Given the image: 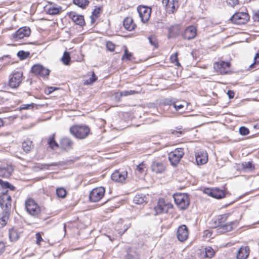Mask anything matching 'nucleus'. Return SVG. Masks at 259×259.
<instances>
[{"instance_id":"obj_1","label":"nucleus","mask_w":259,"mask_h":259,"mask_svg":"<svg viewBox=\"0 0 259 259\" xmlns=\"http://www.w3.org/2000/svg\"><path fill=\"white\" fill-rule=\"evenodd\" d=\"M174 198L176 204L181 209H186L189 205V198L186 194L176 193L174 195Z\"/></svg>"},{"instance_id":"obj_2","label":"nucleus","mask_w":259,"mask_h":259,"mask_svg":"<svg viewBox=\"0 0 259 259\" xmlns=\"http://www.w3.org/2000/svg\"><path fill=\"white\" fill-rule=\"evenodd\" d=\"M70 131L76 138L81 139L88 136L90 130L86 126L75 125L70 128Z\"/></svg>"},{"instance_id":"obj_3","label":"nucleus","mask_w":259,"mask_h":259,"mask_svg":"<svg viewBox=\"0 0 259 259\" xmlns=\"http://www.w3.org/2000/svg\"><path fill=\"white\" fill-rule=\"evenodd\" d=\"M25 207L27 212L33 216L37 217L41 211L40 207L32 199H28L25 201Z\"/></svg>"},{"instance_id":"obj_4","label":"nucleus","mask_w":259,"mask_h":259,"mask_svg":"<svg viewBox=\"0 0 259 259\" xmlns=\"http://www.w3.org/2000/svg\"><path fill=\"white\" fill-rule=\"evenodd\" d=\"M184 155L183 148H176L168 154V159L171 165L176 166L179 162Z\"/></svg>"},{"instance_id":"obj_5","label":"nucleus","mask_w":259,"mask_h":259,"mask_svg":"<svg viewBox=\"0 0 259 259\" xmlns=\"http://www.w3.org/2000/svg\"><path fill=\"white\" fill-rule=\"evenodd\" d=\"M105 193V188L99 187L93 189L90 193L89 199L91 202L99 201L104 197Z\"/></svg>"},{"instance_id":"obj_6","label":"nucleus","mask_w":259,"mask_h":259,"mask_svg":"<svg viewBox=\"0 0 259 259\" xmlns=\"http://www.w3.org/2000/svg\"><path fill=\"white\" fill-rule=\"evenodd\" d=\"M249 20L248 14L244 12L235 13L230 18V20L234 24L242 25L246 23Z\"/></svg>"},{"instance_id":"obj_7","label":"nucleus","mask_w":259,"mask_h":259,"mask_svg":"<svg viewBox=\"0 0 259 259\" xmlns=\"http://www.w3.org/2000/svg\"><path fill=\"white\" fill-rule=\"evenodd\" d=\"M31 33L30 29L28 27H23L17 30L15 33L11 35V38L18 41L25 37H28Z\"/></svg>"},{"instance_id":"obj_8","label":"nucleus","mask_w":259,"mask_h":259,"mask_svg":"<svg viewBox=\"0 0 259 259\" xmlns=\"http://www.w3.org/2000/svg\"><path fill=\"white\" fill-rule=\"evenodd\" d=\"M137 11L141 21L143 23L147 22L151 16V8L144 6H140L137 8Z\"/></svg>"},{"instance_id":"obj_9","label":"nucleus","mask_w":259,"mask_h":259,"mask_svg":"<svg viewBox=\"0 0 259 259\" xmlns=\"http://www.w3.org/2000/svg\"><path fill=\"white\" fill-rule=\"evenodd\" d=\"M127 176V172L124 170L118 169L115 170L111 175L112 180L115 182L123 183L125 182Z\"/></svg>"},{"instance_id":"obj_10","label":"nucleus","mask_w":259,"mask_h":259,"mask_svg":"<svg viewBox=\"0 0 259 259\" xmlns=\"http://www.w3.org/2000/svg\"><path fill=\"white\" fill-rule=\"evenodd\" d=\"M11 197L7 193H3L0 196V205L2 209H3V211H8L9 212L11 207Z\"/></svg>"},{"instance_id":"obj_11","label":"nucleus","mask_w":259,"mask_h":259,"mask_svg":"<svg viewBox=\"0 0 259 259\" xmlns=\"http://www.w3.org/2000/svg\"><path fill=\"white\" fill-rule=\"evenodd\" d=\"M23 74L21 72L17 71L10 75L9 84L10 87L15 88L18 87L22 81Z\"/></svg>"},{"instance_id":"obj_12","label":"nucleus","mask_w":259,"mask_h":259,"mask_svg":"<svg viewBox=\"0 0 259 259\" xmlns=\"http://www.w3.org/2000/svg\"><path fill=\"white\" fill-rule=\"evenodd\" d=\"M31 71L36 75L46 77L50 74V70L40 64L34 65L31 68Z\"/></svg>"},{"instance_id":"obj_13","label":"nucleus","mask_w":259,"mask_h":259,"mask_svg":"<svg viewBox=\"0 0 259 259\" xmlns=\"http://www.w3.org/2000/svg\"><path fill=\"white\" fill-rule=\"evenodd\" d=\"M189 237V230L185 225H182L179 227L177 232L178 239L183 242L185 241Z\"/></svg>"},{"instance_id":"obj_14","label":"nucleus","mask_w":259,"mask_h":259,"mask_svg":"<svg viewBox=\"0 0 259 259\" xmlns=\"http://www.w3.org/2000/svg\"><path fill=\"white\" fill-rule=\"evenodd\" d=\"M230 63L228 62L221 61L214 64V68L218 72L222 74L228 73L230 71Z\"/></svg>"},{"instance_id":"obj_15","label":"nucleus","mask_w":259,"mask_h":259,"mask_svg":"<svg viewBox=\"0 0 259 259\" xmlns=\"http://www.w3.org/2000/svg\"><path fill=\"white\" fill-rule=\"evenodd\" d=\"M162 3L168 13H173L179 7V0H162Z\"/></svg>"},{"instance_id":"obj_16","label":"nucleus","mask_w":259,"mask_h":259,"mask_svg":"<svg viewBox=\"0 0 259 259\" xmlns=\"http://www.w3.org/2000/svg\"><path fill=\"white\" fill-rule=\"evenodd\" d=\"M238 223L239 222L237 220H235L225 223L223 225L219 227V228L217 229V231L218 232L222 233L230 232L237 226Z\"/></svg>"},{"instance_id":"obj_17","label":"nucleus","mask_w":259,"mask_h":259,"mask_svg":"<svg viewBox=\"0 0 259 259\" xmlns=\"http://www.w3.org/2000/svg\"><path fill=\"white\" fill-rule=\"evenodd\" d=\"M195 160L197 165H203L208 161V155L204 150L197 151L195 152Z\"/></svg>"},{"instance_id":"obj_18","label":"nucleus","mask_w":259,"mask_h":259,"mask_svg":"<svg viewBox=\"0 0 259 259\" xmlns=\"http://www.w3.org/2000/svg\"><path fill=\"white\" fill-rule=\"evenodd\" d=\"M204 193L213 198L221 199L225 197V194L224 191L218 188L210 189L207 188L204 190Z\"/></svg>"},{"instance_id":"obj_19","label":"nucleus","mask_w":259,"mask_h":259,"mask_svg":"<svg viewBox=\"0 0 259 259\" xmlns=\"http://www.w3.org/2000/svg\"><path fill=\"white\" fill-rule=\"evenodd\" d=\"M151 168L153 172L156 174H161L165 171V165L162 162L155 160L152 162Z\"/></svg>"},{"instance_id":"obj_20","label":"nucleus","mask_w":259,"mask_h":259,"mask_svg":"<svg viewBox=\"0 0 259 259\" xmlns=\"http://www.w3.org/2000/svg\"><path fill=\"white\" fill-rule=\"evenodd\" d=\"M68 16L76 24L82 26L85 24L83 16L77 14L75 12H70Z\"/></svg>"},{"instance_id":"obj_21","label":"nucleus","mask_w":259,"mask_h":259,"mask_svg":"<svg viewBox=\"0 0 259 259\" xmlns=\"http://www.w3.org/2000/svg\"><path fill=\"white\" fill-rule=\"evenodd\" d=\"M171 205L169 204H165L163 200H159L157 205L154 207V209L156 214L166 213Z\"/></svg>"},{"instance_id":"obj_22","label":"nucleus","mask_w":259,"mask_h":259,"mask_svg":"<svg viewBox=\"0 0 259 259\" xmlns=\"http://www.w3.org/2000/svg\"><path fill=\"white\" fill-rule=\"evenodd\" d=\"M196 34V28L193 26H190L185 29L183 33V36L184 39L190 40L193 39Z\"/></svg>"},{"instance_id":"obj_23","label":"nucleus","mask_w":259,"mask_h":259,"mask_svg":"<svg viewBox=\"0 0 259 259\" xmlns=\"http://www.w3.org/2000/svg\"><path fill=\"white\" fill-rule=\"evenodd\" d=\"M22 231L16 228H12L9 231V239L12 242L17 241L20 237Z\"/></svg>"},{"instance_id":"obj_24","label":"nucleus","mask_w":259,"mask_h":259,"mask_svg":"<svg viewBox=\"0 0 259 259\" xmlns=\"http://www.w3.org/2000/svg\"><path fill=\"white\" fill-rule=\"evenodd\" d=\"M13 171V167L10 165H3L0 167V177L8 178Z\"/></svg>"},{"instance_id":"obj_25","label":"nucleus","mask_w":259,"mask_h":259,"mask_svg":"<svg viewBox=\"0 0 259 259\" xmlns=\"http://www.w3.org/2000/svg\"><path fill=\"white\" fill-rule=\"evenodd\" d=\"M22 149L26 153L31 152L34 148L33 142L30 139H27L22 143Z\"/></svg>"},{"instance_id":"obj_26","label":"nucleus","mask_w":259,"mask_h":259,"mask_svg":"<svg viewBox=\"0 0 259 259\" xmlns=\"http://www.w3.org/2000/svg\"><path fill=\"white\" fill-rule=\"evenodd\" d=\"M249 254L248 246H242L239 248L237 254V259H246Z\"/></svg>"},{"instance_id":"obj_27","label":"nucleus","mask_w":259,"mask_h":259,"mask_svg":"<svg viewBox=\"0 0 259 259\" xmlns=\"http://www.w3.org/2000/svg\"><path fill=\"white\" fill-rule=\"evenodd\" d=\"M60 145L62 149L68 151L72 149L73 142L69 138L64 137L60 140Z\"/></svg>"},{"instance_id":"obj_28","label":"nucleus","mask_w":259,"mask_h":259,"mask_svg":"<svg viewBox=\"0 0 259 259\" xmlns=\"http://www.w3.org/2000/svg\"><path fill=\"white\" fill-rule=\"evenodd\" d=\"M123 25L124 27L128 31L134 30L136 25L134 23L132 17H126L124 19Z\"/></svg>"},{"instance_id":"obj_29","label":"nucleus","mask_w":259,"mask_h":259,"mask_svg":"<svg viewBox=\"0 0 259 259\" xmlns=\"http://www.w3.org/2000/svg\"><path fill=\"white\" fill-rule=\"evenodd\" d=\"M228 215L227 214H223L218 215L214 221V227L217 228L218 229L219 227L225 224L228 219Z\"/></svg>"},{"instance_id":"obj_30","label":"nucleus","mask_w":259,"mask_h":259,"mask_svg":"<svg viewBox=\"0 0 259 259\" xmlns=\"http://www.w3.org/2000/svg\"><path fill=\"white\" fill-rule=\"evenodd\" d=\"M214 253L215 252L213 249L211 247L207 246L201 252V256L203 257L210 258L214 256Z\"/></svg>"},{"instance_id":"obj_31","label":"nucleus","mask_w":259,"mask_h":259,"mask_svg":"<svg viewBox=\"0 0 259 259\" xmlns=\"http://www.w3.org/2000/svg\"><path fill=\"white\" fill-rule=\"evenodd\" d=\"M241 168L245 171H252L255 169V166L251 161H245L241 163Z\"/></svg>"},{"instance_id":"obj_32","label":"nucleus","mask_w":259,"mask_h":259,"mask_svg":"<svg viewBox=\"0 0 259 259\" xmlns=\"http://www.w3.org/2000/svg\"><path fill=\"white\" fill-rule=\"evenodd\" d=\"M133 201L135 204H142L146 202V196L143 194H137L134 197Z\"/></svg>"},{"instance_id":"obj_33","label":"nucleus","mask_w":259,"mask_h":259,"mask_svg":"<svg viewBox=\"0 0 259 259\" xmlns=\"http://www.w3.org/2000/svg\"><path fill=\"white\" fill-rule=\"evenodd\" d=\"M10 213L8 211H3L2 217L0 218V228L4 227L6 224L9 218Z\"/></svg>"},{"instance_id":"obj_34","label":"nucleus","mask_w":259,"mask_h":259,"mask_svg":"<svg viewBox=\"0 0 259 259\" xmlns=\"http://www.w3.org/2000/svg\"><path fill=\"white\" fill-rule=\"evenodd\" d=\"M101 12V7H96L92 12V14L90 18L91 19V23L93 24L97 18H98L99 16V14Z\"/></svg>"},{"instance_id":"obj_35","label":"nucleus","mask_w":259,"mask_h":259,"mask_svg":"<svg viewBox=\"0 0 259 259\" xmlns=\"http://www.w3.org/2000/svg\"><path fill=\"white\" fill-rule=\"evenodd\" d=\"M168 38L174 37L175 35L179 33V28L178 26H171L168 28Z\"/></svg>"},{"instance_id":"obj_36","label":"nucleus","mask_w":259,"mask_h":259,"mask_svg":"<svg viewBox=\"0 0 259 259\" xmlns=\"http://www.w3.org/2000/svg\"><path fill=\"white\" fill-rule=\"evenodd\" d=\"M73 2L75 5L82 9L85 8L89 4L88 0H73Z\"/></svg>"},{"instance_id":"obj_37","label":"nucleus","mask_w":259,"mask_h":259,"mask_svg":"<svg viewBox=\"0 0 259 259\" xmlns=\"http://www.w3.org/2000/svg\"><path fill=\"white\" fill-rule=\"evenodd\" d=\"M48 144L52 149H54L55 147H59V144L55 140V134L50 136L48 140Z\"/></svg>"},{"instance_id":"obj_38","label":"nucleus","mask_w":259,"mask_h":259,"mask_svg":"<svg viewBox=\"0 0 259 259\" xmlns=\"http://www.w3.org/2000/svg\"><path fill=\"white\" fill-rule=\"evenodd\" d=\"M70 59L71 58L69 53L67 51L64 52L61 58V61L65 65H68L70 64Z\"/></svg>"},{"instance_id":"obj_39","label":"nucleus","mask_w":259,"mask_h":259,"mask_svg":"<svg viewBox=\"0 0 259 259\" xmlns=\"http://www.w3.org/2000/svg\"><path fill=\"white\" fill-rule=\"evenodd\" d=\"M148 39L152 46H153L155 49L158 48V43L157 39L155 35H152L148 36Z\"/></svg>"},{"instance_id":"obj_40","label":"nucleus","mask_w":259,"mask_h":259,"mask_svg":"<svg viewBox=\"0 0 259 259\" xmlns=\"http://www.w3.org/2000/svg\"><path fill=\"white\" fill-rule=\"evenodd\" d=\"M18 57L21 60H23L27 59L30 56V53L23 50L20 51L17 53Z\"/></svg>"},{"instance_id":"obj_41","label":"nucleus","mask_w":259,"mask_h":259,"mask_svg":"<svg viewBox=\"0 0 259 259\" xmlns=\"http://www.w3.org/2000/svg\"><path fill=\"white\" fill-rule=\"evenodd\" d=\"M97 77L96 76L94 71L92 72V76L89 79H86L84 81V84L85 85L91 84L97 80Z\"/></svg>"},{"instance_id":"obj_42","label":"nucleus","mask_w":259,"mask_h":259,"mask_svg":"<svg viewBox=\"0 0 259 259\" xmlns=\"http://www.w3.org/2000/svg\"><path fill=\"white\" fill-rule=\"evenodd\" d=\"M56 194L58 197L63 198L66 197L67 192L64 188L60 187L56 189Z\"/></svg>"},{"instance_id":"obj_43","label":"nucleus","mask_w":259,"mask_h":259,"mask_svg":"<svg viewBox=\"0 0 259 259\" xmlns=\"http://www.w3.org/2000/svg\"><path fill=\"white\" fill-rule=\"evenodd\" d=\"M146 168V164L144 162H142L139 164L136 165L135 169L136 172H138L141 174L144 172L145 168Z\"/></svg>"},{"instance_id":"obj_44","label":"nucleus","mask_w":259,"mask_h":259,"mask_svg":"<svg viewBox=\"0 0 259 259\" xmlns=\"http://www.w3.org/2000/svg\"><path fill=\"white\" fill-rule=\"evenodd\" d=\"M0 185L3 188H9L11 190H14L15 189L14 186L10 184L9 182L4 181L1 179H0Z\"/></svg>"},{"instance_id":"obj_45","label":"nucleus","mask_w":259,"mask_h":259,"mask_svg":"<svg viewBox=\"0 0 259 259\" xmlns=\"http://www.w3.org/2000/svg\"><path fill=\"white\" fill-rule=\"evenodd\" d=\"M122 226V224L121 223H118L117 225L116 226V228L119 232V234H120L121 235L123 234L128 228V225H124V228L121 229L120 227Z\"/></svg>"},{"instance_id":"obj_46","label":"nucleus","mask_w":259,"mask_h":259,"mask_svg":"<svg viewBox=\"0 0 259 259\" xmlns=\"http://www.w3.org/2000/svg\"><path fill=\"white\" fill-rule=\"evenodd\" d=\"M133 56L132 53L129 52L127 48H125L124 50V55L122 57V60H131L132 57Z\"/></svg>"},{"instance_id":"obj_47","label":"nucleus","mask_w":259,"mask_h":259,"mask_svg":"<svg viewBox=\"0 0 259 259\" xmlns=\"http://www.w3.org/2000/svg\"><path fill=\"white\" fill-rule=\"evenodd\" d=\"M34 104L31 103L29 104H23L21 105L17 109H19V111H22V110H26V109H32L34 107Z\"/></svg>"},{"instance_id":"obj_48","label":"nucleus","mask_w":259,"mask_h":259,"mask_svg":"<svg viewBox=\"0 0 259 259\" xmlns=\"http://www.w3.org/2000/svg\"><path fill=\"white\" fill-rule=\"evenodd\" d=\"M48 12L50 15H56L59 13L60 9L54 7H50L48 10Z\"/></svg>"},{"instance_id":"obj_49","label":"nucleus","mask_w":259,"mask_h":259,"mask_svg":"<svg viewBox=\"0 0 259 259\" xmlns=\"http://www.w3.org/2000/svg\"><path fill=\"white\" fill-rule=\"evenodd\" d=\"M178 53L176 52L174 55L171 56L170 59L171 62L173 63H175L176 66H180V63L178 61Z\"/></svg>"},{"instance_id":"obj_50","label":"nucleus","mask_w":259,"mask_h":259,"mask_svg":"<svg viewBox=\"0 0 259 259\" xmlns=\"http://www.w3.org/2000/svg\"><path fill=\"white\" fill-rule=\"evenodd\" d=\"M259 64V53H257L255 54L254 57V62L252 64H251L249 66V68L252 69L253 68L254 66L256 64Z\"/></svg>"},{"instance_id":"obj_51","label":"nucleus","mask_w":259,"mask_h":259,"mask_svg":"<svg viewBox=\"0 0 259 259\" xmlns=\"http://www.w3.org/2000/svg\"><path fill=\"white\" fill-rule=\"evenodd\" d=\"M121 95L122 97L123 96H128L130 95H134L135 94H137L138 92L134 91V90H130V91H124L120 92Z\"/></svg>"},{"instance_id":"obj_52","label":"nucleus","mask_w":259,"mask_h":259,"mask_svg":"<svg viewBox=\"0 0 259 259\" xmlns=\"http://www.w3.org/2000/svg\"><path fill=\"white\" fill-rule=\"evenodd\" d=\"M239 133L243 136H246L249 134V130L245 126H241L239 128Z\"/></svg>"},{"instance_id":"obj_53","label":"nucleus","mask_w":259,"mask_h":259,"mask_svg":"<svg viewBox=\"0 0 259 259\" xmlns=\"http://www.w3.org/2000/svg\"><path fill=\"white\" fill-rule=\"evenodd\" d=\"M106 48L109 51L113 52L115 49V45L112 42L108 41L106 43Z\"/></svg>"},{"instance_id":"obj_54","label":"nucleus","mask_w":259,"mask_h":259,"mask_svg":"<svg viewBox=\"0 0 259 259\" xmlns=\"http://www.w3.org/2000/svg\"><path fill=\"white\" fill-rule=\"evenodd\" d=\"M120 92H115L113 95V96L114 97V99L115 101H120V99L122 97V96L121 95Z\"/></svg>"},{"instance_id":"obj_55","label":"nucleus","mask_w":259,"mask_h":259,"mask_svg":"<svg viewBox=\"0 0 259 259\" xmlns=\"http://www.w3.org/2000/svg\"><path fill=\"white\" fill-rule=\"evenodd\" d=\"M184 106L182 104L177 105L176 103H174L170 105V108L172 107L175 108L176 111L183 108Z\"/></svg>"},{"instance_id":"obj_56","label":"nucleus","mask_w":259,"mask_h":259,"mask_svg":"<svg viewBox=\"0 0 259 259\" xmlns=\"http://www.w3.org/2000/svg\"><path fill=\"white\" fill-rule=\"evenodd\" d=\"M227 4L231 7H234L238 4V0H226Z\"/></svg>"},{"instance_id":"obj_57","label":"nucleus","mask_w":259,"mask_h":259,"mask_svg":"<svg viewBox=\"0 0 259 259\" xmlns=\"http://www.w3.org/2000/svg\"><path fill=\"white\" fill-rule=\"evenodd\" d=\"M57 165H58V164L57 163L54 162V163H51L48 164H42L41 166V168L48 169L50 166H57Z\"/></svg>"},{"instance_id":"obj_58","label":"nucleus","mask_w":259,"mask_h":259,"mask_svg":"<svg viewBox=\"0 0 259 259\" xmlns=\"http://www.w3.org/2000/svg\"><path fill=\"white\" fill-rule=\"evenodd\" d=\"M158 121V119H157L149 117V118H146L144 122L146 124H150V123H153L155 121Z\"/></svg>"},{"instance_id":"obj_59","label":"nucleus","mask_w":259,"mask_h":259,"mask_svg":"<svg viewBox=\"0 0 259 259\" xmlns=\"http://www.w3.org/2000/svg\"><path fill=\"white\" fill-rule=\"evenodd\" d=\"M36 243L37 244H39L40 242L42 241V238L41 237V234L39 233H37L36 234Z\"/></svg>"},{"instance_id":"obj_60","label":"nucleus","mask_w":259,"mask_h":259,"mask_svg":"<svg viewBox=\"0 0 259 259\" xmlns=\"http://www.w3.org/2000/svg\"><path fill=\"white\" fill-rule=\"evenodd\" d=\"M5 250V244L2 241H0V254H2Z\"/></svg>"},{"instance_id":"obj_61","label":"nucleus","mask_w":259,"mask_h":259,"mask_svg":"<svg viewBox=\"0 0 259 259\" xmlns=\"http://www.w3.org/2000/svg\"><path fill=\"white\" fill-rule=\"evenodd\" d=\"M227 94H228V95L229 96V98L230 99L233 98L234 97V92L232 91H231V90H229L228 91Z\"/></svg>"},{"instance_id":"obj_62","label":"nucleus","mask_w":259,"mask_h":259,"mask_svg":"<svg viewBox=\"0 0 259 259\" xmlns=\"http://www.w3.org/2000/svg\"><path fill=\"white\" fill-rule=\"evenodd\" d=\"M252 18L254 21L259 22V14H258V13L254 14Z\"/></svg>"},{"instance_id":"obj_63","label":"nucleus","mask_w":259,"mask_h":259,"mask_svg":"<svg viewBox=\"0 0 259 259\" xmlns=\"http://www.w3.org/2000/svg\"><path fill=\"white\" fill-rule=\"evenodd\" d=\"M204 234L208 238L211 237L212 233L209 230H205L204 232Z\"/></svg>"},{"instance_id":"obj_64","label":"nucleus","mask_w":259,"mask_h":259,"mask_svg":"<svg viewBox=\"0 0 259 259\" xmlns=\"http://www.w3.org/2000/svg\"><path fill=\"white\" fill-rule=\"evenodd\" d=\"M184 131H173L171 133L172 134H179L180 135H182V134H183L184 133Z\"/></svg>"}]
</instances>
